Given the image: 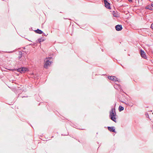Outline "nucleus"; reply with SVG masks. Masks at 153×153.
Instances as JSON below:
<instances>
[{"mask_svg": "<svg viewBox=\"0 0 153 153\" xmlns=\"http://www.w3.org/2000/svg\"><path fill=\"white\" fill-rule=\"evenodd\" d=\"M128 1L129 2H132V0H128Z\"/></svg>", "mask_w": 153, "mask_h": 153, "instance_id": "nucleus-18", "label": "nucleus"}, {"mask_svg": "<svg viewBox=\"0 0 153 153\" xmlns=\"http://www.w3.org/2000/svg\"><path fill=\"white\" fill-rule=\"evenodd\" d=\"M22 68H18V69H17V71L20 72L21 73H22V72H22Z\"/></svg>", "mask_w": 153, "mask_h": 153, "instance_id": "nucleus-16", "label": "nucleus"}, {"mask_svg": "<svg viewBox=\"0 0 153 153\" xmlns=\"http://www.w3.org/2000/svg\"><path fill=\"white\" fill-rule=\"evenodd\" d=\"M19 56L18 58H19V59L22 57V53L21 52H19Z\"/></svg>", "mask_w": 153, "mask_h": 153, "instance_id": "nucleus-15", "label": "nucleus"}, {"mask_svg": "<svg viewBox=\"0 0 153 153\" xmlns=\"http://www.w3.org/2000/svg\"><path fill=\"white\" fill-rule=\"evenodd\" d=\"M108 129L110 131L116 132L115 127L114 126L108 127Z\"/></svg>", "mask_w": 153, "mask_h": 153, "instance_id": "nucleus-8", "label": "nucleus"}, {"mask_svg": "<svg viewBox=\"0 0 153 153\" xmlns=\"http://www.w3.org/2000/svg\"><path fill=\"white\" fill-rule=\"evenodd\" d=\"M151 6L152 7H153V3H152L151 4Z\"/></svg>", "mask_w": 153, "mask_h": 153, "instance_id": "nucleus-19", "label": "nucleus"}, {"mask_svg": "<svg viewBox=\"0 0 153 153\" xmlns=\"http://www.w3.org/2000/svg\"><path fill=\"white\" fill-rule=\"evenodd\" d=\"M114 87L116 89H118V90H120V91H122V90L121 89V86L119 84L114 85Z\"/></svg>", "mask_w": 153, "mask_h": 153, "instance_id": "nucleus-9", "label": "nucleus"}, {"mask_svg": "<svg viewBox=\"0 0 153 153\" xmlns=\"http://www.w3.org/2000/svg\"><path fill=\"white\" fill-rule=\"evenodd\" d=\"M140 55L144 59L146 58V55L145 52L142 50H140Z\"/></svg>", "mask_w": 153, "mask_h": 153, "instance_id": "nucleus-7", "label": "nucleus"}, {"mask_svg": "<svg viewBox=\"0 0 153 153\" xmlns=\"http://www.w3.org/2000/svg\"><path fill=\"white\" fill-rule=\"evenodd\" d=\"M151 27L153 30V23L152 24Z\"/></svg>", "mask_w": 153, "mask_h": 153, "instance_id": "nucleus-17", "label": "nucleus"}, {"mask_svg": "<svg viewBox=\"0 0 153 153\" xmlns=\"http://www.w3.org/2000/svg\"><path fill=\"white\" fill-rule=\"evenodd\" d=\"M152 114H153V112Z\"/></svg>", "mask_w": 153, "mask_h": 153, "instance_id": "nucleus-23", "label": "nucleus"}, {"mask_svg": "<svg viewBox=\"0 0 153 153\" xmlns=\"http://www.w3.org/2000/svg\"><path fill=\"white\" fill-rule=\"evenodd\" d=\"M105 7L108 9H111L110 4L107 1V0H104Z\"/></svg>", "mask_w": 153, "mask_h": 153, "instance_id": "nucleus-4", "label": "nucleus"}, {"mask_svg": "<svg viewBox=\"0 0 153 153\" xmlns=\"http://www.w3.org/2000/svg\"><path fill=\"white\" fill-rule=\"evenodd\" d=\"M34 31L36 33H39V34H42L43 33V32L41 30L39 29H37V30H35Z\"/></svg>", "mask_w": 153, "mask_h": 153, "instance_id": "nucleus-10", "label": "nucleus"}, {"mask_svg": "<svg viewBox=\"0 0 153 153\" xmlns=\"http://www.w3.org/2000/svg\"><path fill=\"white\" fill-rule=\"evenodd\" d=\"M52 58L48 57L46 58L45 59V60L44 61L45 62V64L44 65V68H47L48 66H50V65L51 61V59Z\"/></svg>", "mask_w": 153, "mask_h": 153, "instance_id": "nucleus-1", "label": "nucleus"}, {"mask_svg": "<svg viewBox=\"0 0 153 153\" xmlns=\"http://www.w3.org/2000/svg\"><path fill=\"white\" fill-rule=\"evenodd\" d=\"M13 52V51H10V52H9L8 53H12Z\"/></svg>", "mask_w": 153, "mask_h": 153, "instance_id": "nucleus-20", "label": "nucleus"}, {"mask_svg": "<svg viewBox=\"0 0 153 153\" xmlns=\"http://www.w3.org/2000/svg\"><path fill=\"white\" fill-rule=\"evenodd\" d=\"M151 6L148 5L146 7V8L147 9H149L151 10H153L152 9H151Z\"/></svg>", "mask_w": 153, "mask_h": 153, "instance_id": "nucleus-14", "label": "nucleus"}, {"mask_svg": "<svg viewBox=\"0 0 153 153\" xmlns=\"http://www.w3.org/2000/svg\"><path fill=\"white\" fill-rule=\"evenodd\" d=\"M45 40V39L43 38L39 39L38 40V42L40 43L41 42H42Z\"/></svg>", "mask_w": 153, "mask_h": 153, "instance_id": "nucleus-13", "label": "nucleus"}, {"mask_svg": "<svg viewBox=\"0 0 153 153\" xmlns=\"http://www.w3.org/2000/svg\"><path fill=\"white\" fill-rule=\"evenodd\" d=\"M22 73H24L27 70V68H26L25 67H22Z\"/></svg>", "mask_w": 153, "mask_h": 153, "instance_id": "nucleus-11", "label": "nucleus"}, {"mask_svg": "<svg viewBox=\"0 0 153 153\" xmlns=\"http://www.w3.org/2000/svg\"><path fill=\"white\" fill-rule=\"evenodd\" d=\"M118 109L120 111H121L123 110L124 108L123 106L120 105Z\"/></svg>", "mask_w": 153, "mask_h": 153, "instance_id": "nucleus-12", "label": "nucleus"}, {"mask_svg": "<svg viewBox=\"0 0 153 153\" xmlns=\"http://www.w3.org/2000/svg\"><path fill=\"white\" fill-rule=\"evenodd\" d=\"M116 114L115 108H112L109 112V117H110L111 116H112L114 115H115Z\"/></svg>", "mask_w": 153, "mask_h": 153, "instance_id": "nucleus-3", "label": "nucleus"}, {"mask_svg": "<svg viewBox=\"0 0 153 153\" xmlns=\"http://www.w3.org/2000/svg\"><path fill=\"white\" fill-rule=\"evenodd\" d=\"M152 128H153V125H152Z\"/></svg>", "mask_w": 153, "mask_h": 153, "instance_id": "nucleus-22", "label": "nucleus"}, {"mask_svg": "<svg viewBox=\"0 0 153 153\" xmlns=\"http://www.w3.org/2000/svg\"><path fill=\"white\" fill-rule=\"evenodd\" d=\"M108 79H109L112 80V81L114 82L117 81L118 82H120V80L117 78L115 76H109L108 77Z\"/></svg>", "mask_w": 153, "mask_h": 153, "instance_id": "nucleus-2", "label": "nucleus"}, {"mask_svg": "<svg viewBox=\"0 0 153 153\" xmlns=\"http://www.w3.org/2000/svg\"><path fill=\"white\" fill-rule=\"evenodd\" d=\"M117 116L116 115V114L113 116H111L110 117H109L113 121H114L115 123H116L117 121Z\"/></svg>", "mask_w": 153, "mask_h": 153, "instance_id": "nucleus-5", "label": "nucleus"}, {"mask_svg": "<svg viewBox=\"0 0 153 153\" xmlns=\"http://www.w3.org/2000/svg\"><path fill=\"white\" fill-rule=\"evenodd\" d=\"M115 29L117 31H120L122 29V26L121 25H117L115 26Z\"/></svg>", "mask_w": 153, "mask_h": 153, "instance_id": "nucleus-6", "label": "nucleus"}, {"mask_svg": "<svg viewBox=\"0 0 153 153\" xmlns=\"http://www.w3.org/2000/svg\"><path fill=\"white\" fill-rule=\"evenodd\" d=\"M151 9H152L153 10V8L152 7H151Z\"/></svg>", "mask_w": 153, "mask_h": 153, "instance_id": "nucleus-21", "label": "nucleus"}]
</instances>
